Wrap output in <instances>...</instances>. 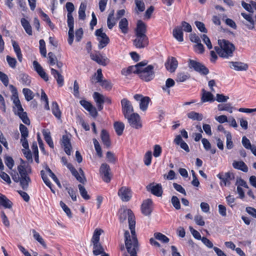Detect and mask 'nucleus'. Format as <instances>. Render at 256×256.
Returning <instances> with one entry per match:
<instances>
[{
	"label": "nucleus",
	"mask_w": 256,
	"mask_h": 256,
	"mask_svg": "<svg viewBox=\"0 0 256 256\" xmlns=\"http://www.w3.org/2000/svg\"><path fill=\"white\" fill-rule=\"evenodd\" d=\"M146 26L141 20H138L136 28L135 30L136 35L146 36Z\"/></svg>",
	"instance_id": "21"
},
{
	"label": "nucleus",
	"mask_w": 256,
	"mask_h": 256,
	"mask_svg": "<svg viewBox=\"0 0 256 256\" xmlns=\"http://www.w3.org/2000/svg\"><path fill=\"white\" fill-rule=\"evenodd\" d=\"M136 8L135 10L136 14H138L139 12H144L145 10V5L142 0H134Z\"/></svg>",
	"instance_id": "43"
},
{
	"label": "nucleus",
	"mask_w": 256,
	"mask_h": 256,
	"mask_svg": "<svg viewBox=\"0 0 256 256\" xmlns=\"http://www.w3.org/2000/svg\"><path fill=\"white\" fill-rule=\"evenodd\" d=\"M118 195L123 202L129 201L132 196L131 190L126 186H122L118 191Z\"/></svg>",
	"instance_id": "12"
},
{
	"label": "nucleus",
	"mask_w": 256,
	"mask_h": 256,
	"mask_svg": "<svg viewBox=\"0 0 256 256\" xmlns=\"http://www.w3.org/2000/svg\"><path fill=\"white\" fill-rule=\"evenodd\" d=\"M175 84L174 81L170 78H168L166 82L165 87H163L162 89L166 91L168 90V94L170 93V90L168 89V88L173 86Z\"/></svg>",
	"instance_id": "55"
},
{
	"label": "nucleus",
	"mask_w": 256,
	"mask_h": 256,
	"mask_svg": "<svg viewBox=\"0 0 256 256\" xmlns=\"http://www.w3.org/2000/svg\"><path fill=\"white\" fill-rule=\"evenodd\" d=\"M103 232V230L102 229L100 228H96L94 230V232L92 238V242H100V235L102 234V233Z\"/></svg>",
	"instance_id": "45"
},
{
	"label": "nucleus",
	"mask_w": 256,
	"mask_h": 256,
	"mask_svg": "<svg viewBox=\"0 0 256 256\" xmlns=\"http://www.w3.org/2000/svg\"><path fill=\"white\" fill-rule=\"evenodd\" d=\"M190 78V76L188 74L184 72L178 73L177 75L176 80L178 82H184Z\"/></svg>",
	"instance_id": "54"
},
{
	"label": "nucleus",
	"mask_w": 256,
	"mask_h": 256,
	"mask_svg": "<svg viewBox=\"0 0 256 256\" xmlns=\"http://www.w3.org/2000/svg\"><path fill=\"white\" fill-rule=\"evenodd\" d=\"M241 15L244 18V20L242 21V23L248 29L252 30L254 28L255 22L252 18V16L250 14H246L244 12H242Z\"/></svg>",
	"instance_id": "14"
},
{
	"label": "nucleus",
	"mask_w": 256,
	"mask_h": 256,
	"mask_svg": "<svg viewBox=\"0 0 256 256\" xmlns=\"http://www.w3.org/2000/svg\"><path fill=\"white\" fill-rule=\"evenodd\" d=\"M187 116L189 118L192 119L194 120H196L200 121V120H202L203 118V116H202V114H199L198 112H196L194 111H192V112H190L188 113Z\"/></svg>",
	"instance_id": "41"
},
{
	"label": "nucleus",
	"mask_w": 256,
	"mask_h": 256,
	"mask_svg": "<svg viewBox=\"0 0 256 256\" xmlns=\"http://www.w3.org/2000/svg\"><path fill=\"white\" fill-rule=\"evenodd\" d=\"M51 74L54 76L56 80L58 85L60 86H62L64 85V78L63 76L56 70L51 68Z\"/></svg>",
	"instance_id": "23"
},
{
	"label": "nucleus",
	"mask_w": 256,
	"mask_h": 256,
	"mask_svg": "<svg viewBox=\"0 0 256 256\" xmlns=\"http://www.w3.org/2000/svg\"><path fill=\"white\" fill-rule=\"evenodd\" d=\"M42 133L43 134L45 141L46 142L49 146L51 148H54V145L50 136V132L48 130L44 129L42 130Z\"/></svg>",
	"instance_id": "28"
},
{
	"label": "nucleus",
	"mask_w": 256,
	"mask_h": 256,
	"mask_svg": "<svg viewBox=\"0 0 256 256\" xmlns=\"http://www.w3.org/2000/svg\"><path fill=\"white\" fill-rule=\"evenodd\" d=\"M66 167L70 171L72 174L76 178L77 180L80 182L84 184L86 182V178L85 177L82 178L81 175L79 174L78 171L71 164H68Z\"/></svg>",
	"instance_id": "17"
},
{
	"label": "nucleus",
	"mask_w": 256,
	"mask_h": 256,
	"mask_svg": "<svg viewBox=\"0 0 256 256\" xmlns=\"http://www.w3.org/2000/svg\"><path fill=\"white\" fill-rule=\"evenodd\" d=\"M20 130L21 134V138H27L28 136V128L24 124H20Z\"/></svg>",
	"instance_id": "53"
},
{
	"label": "nucleus",
	"mask_w": 256,
	"mask_h": 256,
	"mask_svg": "<svg viewBox=\"0 0 256 256\" xmlns=\"http://www.w3.org/2000/svg\"><path fill=\"white\" fill-rule=\"evenodd\" d=\"M100 138L104 144L108 148L110 147V136L106 130H102Z\"/></svg>",
	"instance_id": "31"
},
{
	"label": "nucleus",
	"mask_w": 256,
	"mask_h": 256,
	"mask_svg": "<svg viewBox=\"0 0 256 256\" xmlns=\"http://www.w3.org/2000/svg\"><path fill=\"white\" fill-rule=\"evenodd\" d=\"M114 10H112L109 14L108 20H107V24L108 27L109 29L111 30L112 28L115 26L116 22V20L114 18Z\"/></svg>",
	"instance_id": "33"
},
{
	"label": "nucleus",
	"mask_w": 256,
	"mask_h": 256,
	"mask_svg": "<svg viewBox=\"0 0 256 256\" xmlns=\"http://www.w3.org/2000/svg\"><path fill=\"white\" fill-rule=\"evenodd\" d=\"M124 118L128 120V122L132 128L138 129L142 127L140 116L138 114L134 112L128 115V117Z\"/></svg>",
	"instance_id": "7"
},
{
	"label": "nucleus",
	"mask_w": 256,
	"mask_h": 256,
	"mask_svg": "<svg viewBox=\"0 0 256 256\" xmlns=\"http://www.w3.org/2000/svg\"><path fill=\"white\" fill-rule=\"evenodd\" d=\"M93 142L95 150L97 154L100 157H102V151L101 149V147L100 145L96 139H93Z\"/></svg>",
	"instance_id": "58"
},
{
	"label": "nucleus",
	"mask_w": 256,
	"mask_h": 256,
	"mask_svg": "<svg viewBox=\"0 0 256 256\" xmlns=\"http://www.w3.org/2000/svg\"><path fill=\"white\" fill-rule=\"evenodd\" d=\"M14 113L18 116L24 124L27 125L30 124V120L28 117L26 112H24V110L22 111L17 110V112H14Z\"/></svg>",
	"instance_id": "34"
},
{
	"label": "nucleus",
	"mask_w": 256,
	"mask_h": 256,
	"mask_svg": "<svg viewBox=\"0 0 256 256\" xmlns=\"http://www.w3.org/2000/svg\"><path fill=\"white\" fill-rule=\"evenodd\" d=\"M217 177L221 180V186H229L231 184V181L234 179V174L228 172L224 174L220 173L217 175Z\"/></svg>",
	"instance_id": "6"
},
{
	"label": "nucleus",
	"mask_w": 256,
	"mask_h": 256,
	"mask_svg": "<svg viewBox=\"0 0 256 256\" xmlns=\"http://www.w3.org/2000/svg\"><path fill=\"white\" fill-rule=\"evenodd\" d=\"M225 134L226 138V148L229 150L232 149L233 148V142L232 140L231 134L229 132H225Z\"/></svg>",
	"instance_id": "52"
},
{
	"label": "nucleus",
	"mask_w": 256,
	"mask_h": 256,
	"mask_svg": "<svg viewBox=\"0 0 256 256\" xmlns=\"http://www.w3.org/2000/svg\"><path fill=\"white\" fill-rule=\"evenodd\" d=\"M127 218H128L129 228L132 236H130L128 230L125 231L124 236L126 247L130 256H138L137 252L138 250V243L136 234L134 216L130 210L121 208L120 210L119 216L120 222L125 221Z\"/></svg>",
	"instance_id": "1"
},
{
	"label": "nucleus",
	"mask_w": 256,
	"mask_h": 256,
	"mask_svg": "<svg viewBox=\"0 0 256 256\" xmlns=\"http://www.w3.org/2000/svg\"><path fill=\"white\" fill-rule=\"evenodd\" d=\"M114 128L118 136H121L124 128V124L122 122H116L114 123Z\"/></svg>",
	"instance_id": "40"
},
{
	"label": "nucleus",
	"mask_w": 256,
	"mask_h": 256,
	"mask_svg": "<svg viewBox=\"0 0 256 256\" xmlns=\"http://www.w3.org/2000/svg\"><path fill=\"white\" fill-rule=\"evenodd\" d=\"M218 110L220 111L222 110H226L228 112L230 113L232 112V106H231V104L230 103L225 104H220L218 106Z\"/></svg>",
	"instance_id": "49"
},
{
	"label": "nucleus",
	"mask_w": 256,
	"mask_h": 256,
	"mask_svg": "<svg viewBox=\"0 0 256 256\" xmlns=\"http://www.w3.org/2000/svg\"><path fill=\"white\" fill-rule=\"evenodd\" d=\"M20 22L26 32L30 36L32 35V26L28 20H27L24 18H22L21 19Z\"/></svg>",
	"instance_id": "37"
},
{
	"label": "nucleus",
	"mask_w": 256,
	"mask_h": 256,
	"mask_svg": "<svg viewBox=\"0 0 256 256\" xmlns=\"http://www.w3.org/2000/svg\"><path fill=\"white\" fill-rule=\"evenodd\" d=\"M90 58L92 60H93L96 62L97 63H98L100 64H101L102 66H106V59L104 58L103 56H102L100 54H90Z\"/></svg>",
	"instance_id": "26"
},
{
	"label": "nucleus",
	"mask_w": 256,
	"mask_h": 256,
	"mask_svg": "<svg viewBox=\"0 0 256 256\" xmlns=\"http://www.w3.org/2000/svg\"><path fill=\"white\" fill-rule=\"evenodd\" d=\"M80 194L84 200H88L90 198V196L88 194L87 191L84 186L81 184L78 185Z\"/></svg>",
	"instance_id": "51"
},
{
	"label": "nucleus",
	"mask_w": 256,
	"mask_h": 256,
	"mask_svg": "<svg viewBox=\"0 0 256 256\" xmlns=\"http://www.w3.org/2000/svg\"><path fill=\"white\" fill-rule=\"evenodd\" d=\"M0 206L6 208H10L12 207V202L6 196L0 194Z\"/></svg>",
	"instance_id": "24"
},
{
	"label": "nucleus",
	"mask_w": 256,
	"mask_h": 256,
	"mask_svg": "<svg viewBox=\"0 0 256 256\" xmlns=\"http://www.w3.org/2000/svg\"><path fill=\"white\" fill-rule=\"evenodd\" d=\"M152 202L150 199H147L144 201L142 204L141 210L142 213L146 216H149L152 212Z\"/></svg>",
	"instance_id": "15"
},
{
	"label": "nucleus",
	"mask_w": 256,
	"mask_h": 256,
	"mask_svg": "<svg viewBox=\"0 0 256 256\" xmlns=\"http://www.w3.org/2000/svg\"><path fill=\"white\" fill-rule=\"evenodd\" d=\"M18 182L24 190H27L28 184L31 182V180L28 176H20Z\"/></svg>",
	"instance_id": "30"
},
{
	"label": "nucleus",
	"mask_w": 256,
	"mask_h": 256,
	"mask_svg": "<svg viewBox=\"0 0 256 256\" xmlns=\"http://www.w3.org/2000/svg\"><path fill=\"white\" fill-rule=\"evenodd\" d=\"M62 145L64 147V150L68 155H70L72 146L70 142V138L68 134L64 135L62 139Z\"/></svg>",
	"instance_id": "16"
},
{
	"label": "nucleus",
	"mask_w": 256,
	"mask_h": 256,
	"mask_svg": "<svg viewBox=\"0 0 256 256\" xmlns=\"http://www.w3.org/2000/svg\"><path fill=\"white\" fill-rule=\"evenodd\" d=\"M122 112L124 117L134 113V108L130 101L124 98L121 100Z\"/></svg>",
	"instance_id": "8"
},
{
	"label": "nucleus",
	"mask_w": 256,
	"mask_h": 256,
	"mask_svg": "<svg viewBox=\"0 0 256 256\" xmlns=\"http://www.w3.org/2000/svg\"><path fill=\"white\" fill-rule=\"evenodd\" d=\"M60 206L64 210V211L66 213V215L70 218H71L72 217V214L70 208H68L67 206L62 201L60 202Z\"/></svg>",
	"instance_id": "62"
},
{
	"label": "nucleus",
	"mask_w": 256,
	"mask_h": 256,
	"mask_svg": "<svg viewBox=\"0 0 256 256\" xmlns=\"http://www.w3.org/2000/svg\"><path fill=\"white\" fill-rule=\"evenodd\" d=\"M178 61L175 58L171 57L168 58L165 64L166 67L168 70L170 72H174L178 66Z\"/></svg>",
	"instance_id": "22"
},
{
	"label": "nucleus",
	"mask_w": 256,
	"mask_h": 256,
	"mask_svg": "<svg viewBox=\"0 0 256 256\" xmlns=\"http://www.w3.org/2000/svg\"><path fill=\"white\" fill-rule=\"evenodd\" d=\"M128 22L126 18H122L120 20L118 24V27L122 32L126 34L128 32Z\"/></svg>",
	"instance_id": "27"
},
{
	"label": "nucleus",
	"mask_w": 256,
	"mask_h": 256,
	"mask_svg": "<svg viewBox=\"0 0 256 256\" xmlns=\"http://www.w3.org/2000/svg\"><path fill=\"white\" fill-rule=\"evenodd\" d=\"M152 158V152L149 150L146 153L144 156V163L146 166H148L150 164Z\"/></svg>",
	"instance_id": "57"
},
{
	"label": "nucleus",
	"mask_w": 256,
	"mask_h": 256,
	"mask_svg": "<svg viewBox=\"0 0 256 256\" xmlns=\"http://www.w3.org/2000/svg\"><path fill=\"white\" fill-rule=\"evenodd\" d=\"M48 62L51 66L54 65L58 62V60L54 54L52 52H50L48 54Z\"/></svg>",
	"instance_id": "61"
},
{
	"label": "nucleus",
	"mask_w": 256,
	"mask_h": 256,
	"mask_svg": "<svg viewBox=\"0 0 256 256\" xmlns=\"http://www.w3.org/2000/svg\"><path fill=\"white\" fill-rule=\"evenodd\" d=\"M162 152V147L158 144H156L154 146L153 155L155 158L160 156Z\"/></svg>",
	"instance_id": "60"
},
{
	"label": "nucleus",
	"mask_w": 256,
	"mask_h": 256,
	"mask_svg": "<svg viewBox=\"0 0 256 256\" xmlns=\"http://www.w3.org/2000/svg\"><path fill=\"white\" fill-rule=\"evenodd\" d=\"M95 34L98 37L99 42L98 47L99 49H102L106 46L110 42V39L106 33L102 32V28L98 29L95 32Z\"/></svg>",
	"instance_id": "5"
},
{
	"label": "nucleus",
	"mask_w": 256,
	"mask_h": 256,
	"mask_svg": "<svg viewBox=\"0 0 256 256\" xmlns=\"http://www.w3.org/2000/svg\"><path fill=\"white\" fill-rule=\"evenodd\" d=\"M86 6L84 3H81L79 10H78V18L79 19L84 20L86 18L85 11L86 10Z\"/></svg>",
	"instance_id": "46"
},
{
	"label": "nucleus",
	"mask_w": 256,
	"mask_h": 256,
	"mask_svg": "<svg viewBox=\"0 0 256 256\" xmlns=\"http://www.w3.org/2000/svg\"><path fill=\"white\" fill-rule=\"evenodd\" d=\"M100 174L102 180L106 182H110L112 173L110 168L107 164L103 163L101 164L100 168Z\"/></svg>",
	"instance_id": "4"
},
{
	"label": "nucleus",
	"mask_w": 256,
	"mask_h": 256,
	"mask_svg": "<svg viewBox=\"0 0 256 256\" xmlns=\"http://www.w3.org/2000/svg\"><path fill=\"white\" fill-rule=\"evenodd\" d=\"M106 158L108 162L110 163L114 164L116 161V158L114 154L111 152H108L106 154Z\"/></svg>",
	"instance_id": "63"
},
{
	"label": "nucleus",
	"mask_w": 256,
	"mask_h": 256,
	"mask_svg": "<svg viewBox=\"0 0 256 256\" xmlns=\"http://www.w3.org/2000/svg\"><path fill=\"white\" fill-rule=\"evenodd\" d=\"M22 92L27 101H30L34 98L33 92L29 88H24L22 90Z\"/></svg>",
	"instance_id": "50"
},
{
	"label": "nucleus",
	"mask_w": 256,
	"mask_h": 256,
	"mask_svg": "<svg viewBox=\"0 0 256 256\" xmlns=\"http://www.w3.org/2000/svg\"><path fill=\"white\" fill-rule=\"evenodd\" d=\"M218 44L220 47L215 46L214 50L220 57L228 58L232 56L235 50L232 44L226 40H219Z\"/></svg>",
	"instance_id": "3"
},
{
	"label": "nucleus",
	"mask_w": 256,
	"mask_h": 256,
	"mask_svg": "<svg viewBox=\"0 0 256 256\" xmlns=\"http://www.w3.org/2000/svg\"><path fill=\"white\" fill-rule=\"evenodd\" d=\"M174 37L178 42H182L184 40L183 32L181 26H176L172 32Z\"/></svg>",
	"instance_id": "25"
},
{
	"label": "nucleus",
	"mask_w": 256,
	"mask_h": 256,
	"mask_svg": "<svg viewBox=\"0 0 256 256\" xmlns=\"http://www.w3.org/2000/svg\"><path fill=\"white\" fill-rule=\"evenodd\" d=\"M233 167L237 170H240L244 172L248 171V167L246 164L242 161H234L232 163Z\"/></svg>",
	"instance_id": "29"
},
{
	"label": "nucleus",
	"mask_w": 256,
	"mask_h": 256,
	"mask_svg": "<svg viewBox=\"0 0 256 256\" xmlns=\"http://www.w3.org/2000/svg\"><path fill=\"white\" fill-rule=\"evenodd\" d=\"M18 170L20 176H27L28 173L31 172L30 168H26L25 166L22 164H20L18 166Z\"/></svg>",
	"instance_id": "42"
},
{
	"label": "nucleus",
	"mask_w": 256,
	"mask_h": 256,
	"mask_svg": "<svg viewBox=\"0 0 256 256\" xmlns=\"http://www.w3.org/2000/svg\"><path fill=\"white\" fill-rule=\"evenodd\" d=\"M12 46L14 50V52H16L17 58H18V60L22 62V56L21 53V50L18 44L14 40H12Z\"/></svg>",
	"instance_id": "38"
},
{
	"label": "nucleus",
	"mask_w": 256,
	"mask_h": 256,
	"mask_svg": "<svg viewBox=\"0 0 256 256\" xmlns=\"http://www.w3.org/2000/svg\"><path fill=\"white\" fill-rule=\"evenodd\" d=\"M52 110L53 114L58 118L60 119L62 112L58 105L56 102H53L52 104Z\"/></svg>",
	"instance_id": "35"
},
{
	"label": "nucleus",
	"mask_w": 256,
	"mask_h": 256,
	"mask_svg": "<svg viewBox=\"0 0 256 256\" xmlns=\"http://www.w3.org/2000/svg\"><path fill=\"white\" fill-rule=\"evenodd\" d=\"M40 175H41L42 178L44 182L45 183V184L48 188H50L51 191L53 193H54V191L52 189V184H51L50 180H49V179L48 178V176H46V175L45 174L43 170L40 171Z\"/></svg>",
	"instance_id": "47"
},
{
	"label": "nucleus",
	"mask_w": 256,
	"mask_h": 256,
	"mask_svg": "<svg viewBox=\"0 0 256 256\" xmlns=\"http://www.w3.org/2000/svg\"><path fill=\"white\" fill-rule=\"evenodd\" d=\"M93 97L96 104L98 110H102L103 108V104L104 103V96L98 92H94Z\"/></svg>",
	"instance_id": "19"
},
{
	"label": "nucleus",
	"mask_w": 256,
	"mask_h": 256,
	"mask_svg": "<svg viewBox=\"0 0 256 256\" xmlns=\"http://www.w3.org/2000/svg\"><path fill=\"white\" fill-rule=\"evenodd\" d=\"M216 99L211 92H207L204 89L202 90L201 102H214Z\"/></svg>",
	"instance_id": "20"
},
{
	"label": "nucleus",
	"mask_w": 256,
	"mask_h": 256,
	"mask_svg": "<svg viewBox=\"0 0 256 256\" xmlns=\"http://www.w3.org/2000/svg\"><path fill=\"white\" fill-rule=\"evenodd\" d=\"M32 232L33 234L34 238L38 242H40L44 248H46V245L40 234L37 232H36L35 230H32Z\"/></svg>",
	"instance_id": "44"
},
{
	"label": "nucleus",
	"mask_w": 256,
	"mask_h": 256,
	"mask_svg": "<svg viewBox=\"0 0 256 256\" xmlns=\"http://www.w3.org/2000/svg\"><path fill=\"white\" fill-rule=\"evenodd\" d=\"M46 170L48 172L50 176L56 182L59 187H61V185L58 179L57 178L54 174L52 171V170L48 167L46 166Z\"/></svg>",
	"instance_id": "56"
},
{
	"label": "nucleus",
	"mask_w": 256,
	"mask_h": 256,
	"mask_svg": "<svg viewBox=\"0 0 256 256\" xmlns=\"http://www.w3.org/2000/svg\"><path fill=\"white\" fill-rule=\"evenodd\" d=\"M93 244V254L94 256H98L101 254L104 253V250L100 242H92Z\"/></svg>",
	"instance_id": "32"
},
{
	"label": "nucleus",
	"mask_w": 256,
	"mask_h": 256,
	"mask_svg": "<svg viewBox=\"0 0 256 256\" xmlns=\"http://www.w3.org/2000/svg\"><path fill=\"white\" fill-rule=\"evenodd\" d=\"M154 237L156 239L164 243H168L170 241V239L166 236L160 232H155L154 234Z\"/></svg>",
	"instance_id": "48"
},
{
	"label": "nucleus",
	"mask_w": 256,
	"mask_h": 256,
	"mask_svg": "<svg viewBox=\"0 0 256 256\" xmlns=\"http://www.w3.org/2000/svg\"><path fill=\"white\" fill-rule=\"evenodd\" d=\"M147 64V62L145 60L137 64L136 74L142 80L145 82H149L154 77V66L152 65L146 66Z\"/></svg>",
	"instance_id": "2"
},
{
	"label": "nucleus",
	"mask_w": 256,
	"mask_h": 256,
	"mask_svg": "<svg viewBox=\"0 0 256 256\" xmlns=\"http://www.w3.org/2000/svg\"><path fill=\"white\" fill-rule=\"evenodd\" d=\"M100 83L101 86L106 90H110L112 88V84L108 80H104L101 82Z\"/></svg>",
	"instance_id": "64"
},
{
	"label": "nucleus",
	"mask_w": 256,
	"mask_h": 256,
	"mask_svg": "<svg viewBox=\"0 0 256 256\" xmlns=\"http://www.w3.org/2000/svg\"><path fill=\"white\" fill-rule=\"evenodd\" d=\"M230 67L237 71L246 70L248 69V65L246 64L240 62H230Z\"/></svg>",
	"instance_id": "18"
},
{
	"label": "nucleus",
	"mask_w": 256,
	"mask_h": 256,
	"mask_svg": "<svg viewBox=\"0 0 256 256\" xmlns=\"http://www.w3.org/2000/svg\"><path fill=\"white\" fill-rule=\"evenodd\" d=\"M137 64L135 66H128L127 68H123L121 70V74L127 76L132 73L136 74L137 72Z\"/></svg>",
	"instance_id": "36"
},
{
	"label": "nucleus",
	"mask_w": 256,
	"mask_h": 256,
	"mask_svg": "<svg viewBox=\"0 0 256 256\" xmlns=\"http://www.w3.org/2000/svg\"><path fill=\"white\" fill-rule=\"evenodd\" d=\"M134 45L138 48H143L148 44V39L146 36L136 35Z\"/></svg>",
	"instance_id": "9"
},
{
	"label": "nucleus",
	"mask_w": 256,
	"mask_h": 256,
	"mask_svg": "<svg viewBox=\"0 0 256 256\" xmlns=\"http://www.w3.org/2000/svg\"><path fill=\"white\" fill-rule=\"evenodd\" d=\"M148 192H150L152 194L156 196H161L162 194V189L161 184H154L152 183L148 185L146 187Z\"/></svg>",
	"instance_id": "13"
},
{
	"label": "nucleus",
	"mask_w": 256,
	"mask_h": 256,
	"mask_svg": "<svg viewBox=\"0 0 256 256\" xmlns=\"http://www.w3.org/2000/svg\"><path fill=\"white\" fill-rule=\"evenodd\" d=\"M20 82L24 86H30L31 80L30 77L26 74H21L19 76Z\"/></svg>",
	"instance_id": "39"
},
{
	"label": "nucleus",
	"mask_w": 256,
	"mask_h": 256,
	"mask_svg": "<svg viewBox=\"0 0 256 256\" xmlns=\"http://www.w3.org/2000/svg\"><path fill=\"white\" fill-rule=\"evenodd\" d=\"M134 98L140 102V108L142 111L146 110L148 104L150 102V98L148 96H144L142 94H136L134 96Z\"/></svg>",
	"instance_id": "11"
},
{
	"label": "nucleus",
	"mask_w": 256,
	"mask_h": 256,
	"mask_svg": "<svg viewBox=\"0 0 256 256\" xmlns=\"http://www.w3.org/2000/svg\"><path fill=\"white\" fill-rule=\"evenodd\" d=\"M171 202L172 206L176 210L180 208V204L179 199L176 196H172L171 200Z\"/></svg>",
	"instance_id": "59"
},
{
	"label": "nucleus",
	"mask_w": 256,
	"mask_h": 256,
	"mask_svg": "<svg viewBox=\"0 0 256 256\" xmlns=\"http://www.w3.org/2000/svg\"><path fill=\"white\" fill-rule=\"evenodd\" d=\"M190 67L193 68L196 71L204 75H206L209 72L208 68L204 65L194 60H190Z\"/></svg>",
	"instance_id": "10"
}]
</instances>
